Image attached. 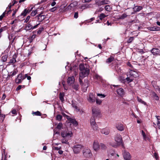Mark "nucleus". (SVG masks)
Instances as JSON below:
<instances>
[{
	"label": "nucleus",
	"instance_id": "f257e3e1",
	"mask_svg": "<svg viewBox=\"0 0 160 160\" xmlns=\"http://www.w3.org/2000/svg\"><path fill=\"white\" fill-rule=\"evenodd\" d=\"M79 67L81 71L79 74V81L80 84H81L82 82V79L88 75L89 69V66L87 64L84 65L83 64H81L79 66Z\"/></svg>",
	"mask_w": 160,
	"mask_h": 160
},
{
	"label": "nucleus",
	"instance_id": "f03ea898",
	"mask_svg": "<svg viewBox=\"0 0 160 160\" xmlns=\"http://www.w3.org/2000/svg\"><path fill=\"white\" fill-rule=\"evenodd\" d=\"M63 139H62V143L69 144L68 140L71 139L73 136L72 131L68 130H65L62 132L61 133Z\"/></svg>",
	"mask_w": 160,
	"mask_h": 160
},
{
	"label": "nucleus",
	"instance_id": "7ed1b4c3",
	"mask_svg": "<svg viewBox=\"0 0 160 160\" xmlns=\"http://www.w3.org/2000/svg\"><path fill=\"white\" fill-rule=\"evenodd\" d=\"M27 74L25 75H23L22 73L19 74L15 79V82L18 84L21 83L22 81L24 80L26 77Z\"/></svg>",
	"mask_w": 160,
	"mask_h": 160
},
{
	"label": "nucleus",
	"instance_id": "20e7f679",
	"mask_svg": "<svg viewBox=\"0 0 160 160\" xmlns=\"http://www.w3.org/2000/svg\"><path fill=\"white\" fill-rule=\"evenodd\" d=\"M92 117L100 118L101 117L100 111V110L97 108H94L92 109Z\"/></svg>",
	"mask_w": 160,
	"mask_h": 160
},
{
	"label": "nucleus",
	"instance_id": "39448f33",
	"mask_svg": "<svg viewBox=\"0 0 160 160\" xmlns=\"http://www.w3.org/2000/svg\"><path fill=\"white\" fill-rule=\"evenodd\" d=\"M83 155L86 158H90L92 155V154L90 149L88 148H84L82 151Z\"/></svg>",
	"mask_w": 160,
	"mask_h": 160
},
{
	"label": "nucleus",
	"instance_id": "423d86ee",
	"mask_svg": "<svg viewBox=\"0 0 160 160\" xmlns=\"http://www.w3.org/2000/svg\"><path fill=\"white\" fill-rule=\"evenodd\" d=\"M83 148V146L81 145H77L73 146L72 149L74 153L78 154L80 152Z\"/></svg>",
	"mask_w": 160,
	"mask_h": 160
},
{
	"label": "nucleus",
	"instance_id": "0eeeda50",
	"mask_svg": "<svg viewBox=\"0 0 160 160\" xmlns=\"http://www.w3.org/2000/svg\"><path fill=\"white\" fill-rule=\"evenodd\" d=\"M40 23L37 24L34 26H33L31 24L29 23H28L25 28V29L27 31L29 30H32L35 28H37L38 26L40 24Z\"/></svg>",
	"mask_w": 160,
	"mask_h": 160
},
{
	"label": "nucleus",
	"instance_id": "6e6552de",
	"mask_svg": "<svg viewBox=\"0 0 160 160\" xmlns=\"http://www.w3.org/2000/svg\"><path fill=\"white\" fill-rule=\"evenodd\" d=\"M93 148L95 151H98L100 149V145L97 140H94L93 144Z\"/></svg>",
	"mask_w": 160,
	"mask_h": 160
},
{
	"label": "nucleus",
	"instance_id": "1a4fd4ad",
	"mask_svg": "<svg viewBox=\"0 0 160 160\" xmlns=\"http://www.w3.org/2000/svg\"><path fill=\"white\" fill-rule=\"evenodd\" d=\"M114 139L118 144L120 145L122 142V138L120 134H117L115 136Z\"/></svg>",
	"mask_w": 160,
	"mask_h": 160
},
{
	"label": "nucleus",
	"instance_id": "9d476101",
	"mask_svg": "<svg viewBox=\"0 0 160 160\" xmlns=\"http://www.w3.org/2000/svg\"><path fill=\"white\" fill-rule=\"evenodd\" d=\"M128 75L130 76L132 78H136L138 77V74L136 71L131 69L128 73Z\"/></svg>",
	"mask_w": 160,
	"mask_h": 160
},
{
	"label": "nucleus",
	"instance_id": "9b49d317",
	"mask_svg": "<svg viewBox=\"0 0 160 160\" xmlns=\"http://www.w3.org/2000/svg\"><path fill=\"white\" fill-rule=\"evenodd\" d=\"M150 52L155 56L160 55V50L158 48H153L150 50Z\"/></svg>",
	"mask_w": 160,
	"mask_h": 160
},
{
	"label": "nucleus",
	"instance_id": "f8f14e48",
	"mask_svg": "<svg viewBox=\"0 0 160 160\" xmlns=\"http://www.w3.org/2000/svg\"><path fill=\"white\" fill-rule=\"evenodd\" d=\"M123 155L124 159L126 160H130L131 159L130 154L125 151L123 153Z\"/></svg>",
	"mask_w": 160,
	"mask_h": 160
},
{
	"label": "nucleus",
	"instance_id": "ddd939ff",
	"mask_svg": "<svg viewBox=\"0 0 160 160\" xmlns=\"http://www.w3.org/2000/svg\"><path fill=\"white\" fill-rule=\"evenodd\" d=\"M95 98L93 93H90L88 98V101L92 103L95 102Z\"/></svg>",
	"mask_w": 160,
	"mask_h": 160
},
{
	"label": "nucleus",
	"instance_id": "4468645a",
	"mask_svg": "<svg viewBox=\"0 0 160 160\" xmlns=\"http://www.w3.org/2000/svg\"><path fill=\"white\" fill-rule=\"evenodd\" d=\"M118 94L121 97H123L125 94L123 89L122 88H119L117 90Z\"/></svg>",
	"mask_w": 160,
	"mask_h": 160
},
{
	"label": "nucleus",
	"instance_id": "2eb2a0df",
	"mask_svg": "<svg viewBox=\"0 0 160 160\" xmlns=\"http://www.w3.org/2000/svg\"><path fill=\"white\" fill-rule=\"evenodd\" d=\"M92 4H84L79 7V8L80 9H82V11L83 10L91 8L92 7Z\"/></svg>",
	"mask_w": 160,
	"mask_h": 160
},
{
	"label": "nucleus",
	"instance_id": "dca6fc26",
	"mask_svg": "<svg viewBox=\"0 0 160 160\" xmlns=\"http://www.w3.org/2000/svg\"><path fill=\"white\" fill-rule=\"evenodd\" d=\"M101 132L102 134H104L106 135L109 134L110 132L109 129L107 128H105L101 130Z\"/></svg>",
	"mask_w": 160,
	"mask_h": 160
},
{
	"label": "nucleus",
	"instance_id": "f3484780",
	"mask_svg": "<svg viewBox=\"0 0 160 160\" xmlns=\"http://www.w3.org/2000/svg\"><path fill=\"white\" fill-rule=\"evenodd\" d=\"M75 81V79L73 76L69 77L68 79V84L71 85L73 84Z\"/></svg>",
	"mask_w": 160,
	"mask_h": 160
},
{
	"label": "nucleus",
	"instance_id": "a211bd4d",
	"mask_svg": "<svg viewBox=\"0 0 160 160\" xmlns=\"http://www.w3.org/2000/svg\"><path fill=\"white\" fill-rule=\"evenodd\" d=\"M68 119L69 122L73 124V125L77 126L78 125V123L77 121L74 119H73L71 118H69Z\"/></svg>",
	"mask_w": 160,
	"mask_h": 160
},
{
	"label": "nucleus",
	"instance_id": "6ab92c4d",
	"mask_svg": "<svg viewBox=\"0 0 160 160\" xmlns=\"http://www.w3.org/2000/svg\"><path fill=\"white\" fill-rule=\"evenodd\" d=\"M116 128L117 129L121 131L124 130V127L122 124L121 123H118L116 125Z\"/></svg>",
	"mask_w": 160,
	"mask_h": 160
},
{
	"label": "nucleus",
	"instance_id": "aec40b11",
	"mask_svg": "<svg viewBox=\"0 0 160 160\" xmlns=\"http://www.w3.org/2000/svg\"><path fill=\"white\" fill-rule=\"evenodd\" d=\"M92 128L94 131H98V125L95 123L94 124L91 125Z\"/></svg>",
	"mask_w": 160,
	"mask_h": 160
},
{
	"label": "nucleus",
	"instance_id": "412c9836",
	"mask_svg": "<svg viewBox=\"0 0 160 160\" xmlns=\"http://www.w3.org/2000/svg\"><path fill=\"white\" fill-rule=\"evenodd\" d=\"M38 19L40 20L39 22H41L45 18V15H41V14H40L38 15Z\"/></svg>",
	"mask_w": 160,
	"mask_h": 160
},
{
	"label": "nucleus",
	"instance_id": "4be33fe9",
	"mask_svg": "<svg viewBox=\"0 0 160 160\" xmlns=\"http://www.w3.org/2000/svg\"><path fill=\"white\" fill-rule=\"evenodd\" d=\"M18 72V70L17 69H15L12 72H11V75L8 74L7 77V78L8 77H10V76H11L12 77H13L14 76L16 75V74Z\"/></svg>",
	"mask_w": 160,
	"mask_h": 160
},
{
	"label": "nucleus",
	"instance_id": "5701e85b",
	"mask_svg": "<svg viewBox=\"0 0 160 160\" xmlns=\"http://www.w3.org/2000/svg\"><path fill=\"white\" fill-rule=\"evenodd\" d=\"M65 96V93L63 92H61L60 93L59 98L61 101L62 102L64 101V97Z\"/></svg>",
	"mask_w": 160,
	"mask_h": 160
},
{
	"label": "nucleus",
	"instance_id": "b1692460",
	"mask_svg": "<svg viewBox=\"0 0 160 160\" xmlns=\"http://www.w3.org/2000/svg\"><path fill=\"white\" fill-rule=\"evenodd\" d=\"M157 120V125L158 127L160 129V116H155Z\"/></svg>",
	"mask_w": 160,
	"mask_h": 160
},
{
	"label": "nucleus",
	"instance_id": "393cba45",
	"mask_svg": "<svg viewBox=\"0 0 160 160\" xmlns=\"http://www.w3.org/2000/svg\"><path fill=\"white\" fill-rule=\"evenodd\" d=\"M114 59L113 57H110V58H108L106 61L107 63H109L112 62Z\"/></svg>",
	"mask_w": 160,
	"mask_h": 160
},
{
	"label": "nucleus",
	"instance_id": "a878e982",
	"mask_svg": "<svg viewBox=\"0 0 160 160\" xmlns=\"http://www.w3.org/2000/svg\"><path fill=\"white\" fill-rule=\"evenodd\" d=\"M142 8L141 6H136L134 8V9L135 11L138 12L142 10Z\"/></svg>",
	"mask_w": 160,
	"mask_h": 160
},
{
	"label": "nucleus",
	"instance_id": "bb28decb",
	"mask_svg": "<svg viewBox=\"0 0 160 160\" xmlns=\"http://www.w3.org/2000/svg\"><path fill=\"white\" fill-rule=\"evenodd\" d=\"M72 88L76 91L78 90L79 88V85L78 83H75L72 86Z\"/></svg>",
	"mask_w": 160,
	"mask_h": 160
},
{
	"label": "nucleus",
	"instance_id": "cd10ccee",
	"mask_svg": "<svg viewBox=\"0 0 160 160\" xmlns=\"http://www.w3.org/2000/svg\"><path fill=\"white\" fill-rule=\"evenodd\" d=\"M102 150H105L107 149V147L104 144L102 143H101L100 144V148Z\"/></svg>",
	"mask_w": 160,
	"mask_h": 160
},
{
	"label": "nucleus",
	"instance_id": "c85d7f7f",
	"mask_svg": "<svg viewBox=\"0 0 160 160\" xmlns=\"http://www.w3.org/2000/svg\"><path fill=\"white\" fill-rule=\"evenodd\" d=\"M142 135L143 136V139L145 140H149V138L148 137H147L146 136L145 133L144 132L143 130H142Z\"/></svg>",
	"mask_w": 160,
	"mask_h": 160
},
{
	"label": "nucleus",
	"instance_id": "c756f323",
	"mask_svg": "<svg viewBox=\"0 0 160 160\" xmlns=\"http://www.w3.org/2000/svg\"><path fill=\"white\" fill-rule=\"evenodd\" d=\"M110 155L111 156H114V157L116 158H118L119 156V155L118 154L116 153L114 151L113 152L111 153H110Z\"/></svg>",
	"mask_w": 160,
	"mask_h": 160
},
{
	"label": "nucleus",
	"instance_id": "7c9ffc66",
	"mask_svg": "<svg viewBox=\"0 0 160 160\" xmlns=\"http://www.w3.org/2000/svg\"><path fill=\"white\" fill-rule=\"evenodd\" d=\"M107 16L104 14L102 13L99 16V19L102 20L103 18H105Z\"/></svg>",
	"mask_w": 160,
	"mask_h": 160
},
{
	"label": "nucleus",
	"instance_id": "2f4dec72",
	"mask_svg": "<svg viewBox=\"0 0 160 160\" xmlns=\"http://www.w3.org/2000/svg\"><path fill=\"white\" fill-rule=\"evenodd\" d=\"M96 123L95 118L94 117H92L90 120V125Z\"/></svg>",
	"mask_w": 160,
	"mask_h": 160
},
{
	"label": "nucleus",
	"instance_id": "473e14b6",
	"mask_svg": "<svg viewBox=\"0 0 160 160\" xmlns=\"http://www.w3.org/2000/svg\"><path fill=\"white\" fill-rule=\"evenodd\" d=\"M137 100L138 102H139L145 105H146V103L143 101L141 98H140L139 97H137Z\"/></svg>",
	"mask_w": 160,
	"mask_h": 160
},
{
	"label": "nucleus",
	"instance_id": "72a5a7b5",
	"mask_svg": "<svg viewBox=\"0 0 160 160\" xmlns=\"http://www.w3.org/2000/svg\"><path fill=\"white\" fill-rule=\"evenodd\" d=\"M105 9L106 11L110 12L112 8L110 7V5H107L105 6Z\"/></svg>",
	"mask_w": 160,
	"mask_h": 160
},
{
	"label": "nucleus",
	"instance_id": "f704fd0d",
	"mask_svg": "<svg viewBox=\"0 0 160 160\" xmlns=\"http://www.w3.org/2000/svg\"><path fill=\"white\" fill-rule=\"evenodd\" d=\"M8 57V56L7 55H5L2 56V62H6L7 59Z\"/></svg>",
	"mask_w": 160,
	"mask_h": 160
},
{
	"label": "nucleus",
	"instance_id": "c9c22d12",
	"mask_svg": "<svg viewBox=\"0 0 160 160\" xmlns=\"http://www.w3.org/2000/svg\"><path fill=\"white\" fill-rule=\"evenodd\" d=\"M152 95L154 99L156 100H158L159 99V98L155 92L152 93Z\"/></svg>",
	"mask_w": 160,
	"mask_h": 160
},
{
	"label": "nucleus",
	"instance_id": "e433bc0d",
	"mask_svg": "<svg viewBox=\"0 0 160 160\" xmlns=\"http://www.w3.org/2000/svg\"><path fill=\"white\" fill-rule=\"evenodd\" d=\"M70 70L71 71L73 70V71L74 72V75L75 76H76L78 74V68H76L75 69V70H73L72 68H70Z\"/></svg>",
	"mask_w": 160,
	"mask_h": 160
},
{
	"label": "nucleus",
	"instance_id": "4c0bfd02",
	"mask_svg": "<svg viewBox=\"0 0 160 160\" xmlns=\"http://www.w3.org/2000/svg\"><path fill=\"white\" fill-rule=\"evenodd\" d=\"M94 78L97 79L98 80L100 81L102 79V78L101 76L98 75V74H95L94 76Z\"/></svg>",
	"mask_w": 160,
	"mask_h": 160
},
{
	"label": "nucleus",
	"instance_id": "58836bf2",
	"mask_svg": "<svg viewBox=\"0 0 160 160\" xmlns=\"http://www.w3.org/2000/svg\"><path fill=\"white\" fill-rule=\"evenodd\" d=\"M109 145L114 147H117L119 145V144H118L117 143H114L113 142H110L109 143Z\"/></svg>",
	"mask_w": 160,
	"mask_h": 160
},
{
	"label": "nucleus",
	"instance_id": "ea45409f",
	"mask_svg": "<svg viewBox=\"0 0 160 160\" xmlns=\"http://www.w3.org/2000/svg\"><path fill=\"white\" fill-rule=\"evenodd\" d=\"M127 16V15L126 14L123 13L119 17V18L121 19H123L126 18Z\"/></svg>",
	"mask_w": 160,
	"mask_h": 160
},
{
	"label": "nucleus",
	"instance_id": "a19ab883",
	"mask_svg": "<svg viewBox=\"0 0 160 160\" xmlns=\"http://www.w3.org/2000/svg\"><path fill=\"white\" fill-rule=\"evenodd\" d=\"M72 106L73 107L75 108L76 110L77 111H80V112H82V110H80V109H79V108L77 106L75 105H74L73 104H72Z\"/></svg>",
	"mask_w": 160,
	"mask_h": 160
},
{
	"label": "nucleus",
	"instance_id": "79ce46f5",
	"mask_svg": "<svg viewBox=\"0 0 160 160\" xmlns=\"http://www.w3.org/2000/svg\"><path fill=\"white\" fill-rule=\"evenodd\" d=\"M28 13L27 11V9H25L24 10L23 12L21 14L23 15L24 16H25L27 13Z\"/></svg>",
	"mask_w": 160,
	"mask_h": 160
},
{
	"label": "nucleus",
	"instance_id": "37998d69",
	"mask_svg": "<svg viewBox=\"0 0 160 160\" xmlns=\"http://www.w3.org/2000/svg\"><path fill=\"white\" fill-rule=\"evenodd\" d=\"M96 103L97 104L100 105L102 102L101 100L98 98H96Z\"/></svg>",
	"mask_w": 160,
	"mask_h": 160
},
{
	"label": "nucleus",
	"instance_id": "c03bdc74",
	"mask_svg": "<svg viewBox=\"0 0 160 160\" xmlns=\"http://www.w3.org/2000/svg\"><path fill=\"white\" fill-rule=\"evenodd\" d=\"M134 38L133 37H130L127 41L128 43H131L132 41L133 40Z\"/></svg>",
	"mask_w": 160,
	"mask_h": 160
},
{
	"label": "nucleus",
	"instance_id": "a18cd8bd",
	"mask_svg": "<svg viewBox=\"0 0 160 160\" xmlns=\"http://www.w3.org/2000/svg\"><path fill=\"white\" fill-rule=\"evenodd\" d=\"M130 77H127L126 79L127 81L129 82H131L133 80V78H132L130 76Z\"/></svg>",
	"mask_w": 160,
	"mask_h": 160
},
{
	"label": "nucleus",
	"instance_id": "49530a36",
	"mask_svg": "<svg viewBox=\"0 0 160 160\" xmlns=\"http://www.w3.org/2000/svg\"><path fill=\"white\" fill-rule=\"evenodd\" d=\"M16 59L14 58H12L10 59L9 62V63H14L16 62Z\"/></svg>",
	"mask_w": 160,
	"mask_h": 160
},
{
	"label": "nucleus",
	"instance_id": "de8ad7c7",
	"mask_svg": "<svg viewBox=\"0 0 160 160\" xmlns=\"http://www.w3.org/2000/svg\"><path fill=\"white\" fill-rule=\"evenodd\" d=\"M102 1L104 5L110 3V1L109 0H102Z\"/></svg>",
	"mask_w": 160,
	"mask_h": 160
},
{
	"label": "nucleus",
	"instance_id": "09e8293b",
	"mask_svg": "<svg viewBox=\"0 0 160 160\" xmlns=\"http://www.w3.org/2000/svg\"><path fill=\"white\" fill-rule=\"evenodd\" d=\"M96 2V4L97 5H98L99 6H101L103 5H104L103 4V2L102 1H99V2H98L97 1Z\"/></svg>",
	"mask_w": 160,
	"mask_h": 160
},
{
	"label": "nucleus",
	"instance_id": "8fccbe9b",
	"mask_svg": "<svg viewBox=\"0 0 160 160\" xmlns=\"http://www.w3.org/2000/svg\"><path fill=\"white\" fill-rule=\"evenodd\" d=\"M97 95L98 96L100 97L101 98H104L106 96V95L104 94L98 93H97Z\"/></svg>",
	"mask_w": 160,
	"mask_h": 160
},
{
	"label": "nucleus",
	"instance_id": "3c124183",
	"mask_svg": "<svg viewBox=\"0 0 160 160\" xmlns=\"http://www.w3.org/2000/svg\"><path fill=\"white\" fill-rule=\"evenodd\" d=\"M37 10L33 11L31 12V15L32 16H34L37 14Z\"/></svg>",
	"mask_w": 160,
	"mask_h": 160
},
{
	"label": "nucleus",
	"instance_id": "603ef678",
	"mask_svg": "<svg viewBox=\"0 0 160 160\" xmlns=\"http://www.w3.org/2000/svg\"><path fill=\"white\" fill-rule=\"evenodd\" d=\"M147 28L148 30L151 31H155L154 26L148 27Z\"/></svg>",
	"mask_w": 160,
	"mask_h": 160
},
{
	"label": "nucleus",
	"instance_id": "864d4df0",
	"mask_svg": "<svg viewBox=\"0 0 160 160\" xmlns=\"http://www.w3.org/2000/svg\"><path fill=\"white\" fill-rule=\"evenodd\" d=\"M62 127V124L61 123H59L57 126V128L58 129H60Z\"/></svg>",
	"mask_w": 160,
	"mask_h": 160
},
{
	"label": "nucleus",
	"instance_id": "5fc2aeb1",
	"mask_svg": "<svg viewBox=\"0 0 160 160\" xmlns=\"http://www.w3.org/2000/svg\"><path fill=\"white\" fill-rule=\"evenodd\" d=\"M62 117L61 115H58L56 117V119L58 121L60 120L62 118Z\"/></svg>",
	"mask_w": 160,
	"mask_h": 160
},
{
	"label": "nucleus",
	"instance_id": "6e6d98bb",
	"mask_svg": "<svg viewBox=\"0 0 160 160\" xmlns=\"http://www.w3.org/2000/svg\"><path fill=\"white\" fill-rule=\"evenodd\" d=\"M33 113L35 114V115L37 116H41V113L39 111H37L34 112H33Z\"/></svg>",
	"mask_w": 160,
	"mask_h": 160
},
{
	"label": "nucleus",
	"instance_id": "4d7b16f0",
	"mask_svg": "<svg viewBox=\"0 0 160 160\" xmlns=\"http://www.w3.org/2000/svg\"><path fill=\"white\" fill-rule=\"evenodd\" d=\"M23 87H24V85L22 86V85H19L17 87L16 90H20L22 88H23Z\"/></svg>",
	"mask_w": 160,
	"mask_h": 160
},
{
	"label": "nucleus",
	"instance_id": "13d9d810",
	"mask_svg": "<svg viewBox=\"0 0 160 160\" xmlns=\"http://www.w3.org/2000/svg\"><path fill=\"white\" fill-rule=\"evenodd\" d=\"M30 18V17L29 16H28L27 17L26 19L25 20L24 22L27 23L29 20Z\"/></svg>",
	"mask_w": 160,
	"mask_h": 160
},
{
	"label": "nucleus",
	"instance_id": "bf43d9fd",
	"mask_svg": "<svg viewBox=\"0 0 160 160\" xmlns=\"http://www.w3.org/2000/svg\"><path fill=\"white\" fill-rule=\"evenodd\" d=\"M6 11L3 12L2 14L0 16V20L1 21L5 15V12Z\"/></svg>",
	"mask_w": 160,
	"mask_h": 160
},
{
	"label": "nucleus",
	"instance_id": "052dcab7",
	"mask_svg": "<svg viewBox=\"0 0 160 160\" xmlns=\"http://www.w3.org/2000/svg\"><path fill=\"white\" fill-rule=\"evenodd\" d=\"M12 5L11 3H9L8 6V8L9 9V10L8 11L7 13H8L9 12L11 11V8L12 6Z\"/></svg>",
	"mask_w": 160,
	"mask_h": 160
},
{
	"label": "nucleus",
	"instance_id": "680f3d73",
	"mask_svg": "<svg viewBox=\"0 0 160 160\" xmlns=\"http://www.w3.org/2000/svg\"><path fill=\"white\" fill-rule=\"evenodd\" d=\"M57 9V8L56 7H53L49 9V11L51 12H53L55 11Z\"/></svg>",
	"mask_w": 160,
	"mask_h": 160
},
{
	"label": "nucleus",
	"instance_id": "e2e57ef3",
	"mask_svg": "<svg viewBox=\"0 0 160 160\" xmlns=\"http://www.w3.org/2000/svg\"><path fill=\"white\" fill-rule=\"evenodd\" d=\"M155 31H160V27L158 26H154Z\"/></svg>",
	"mask_w": 160,
	"mask_h": 160
},
{
	"label": "nucleus",
	"instance_id": "0e129e2a",
	"mask_svg": "<svg viewBox=\"0 0 160 160\" xmlns=\"http://www.w3.org/2000/svg\"><path fill=\"white\" fill-rule=\"evenodd\" d=\"M74 17L75 18H77L78 17V13L77 12L75 13Z\"/></svg>",
	"mask_w": 160,
	"mask_h": 160
},
{
	"label": "nucleus",
	"instance_id": "69168bd1",
	"mask_svg": "<svg viewBox=\"0 0 160 160\" xmlns=\"http://www.w3.org/2000/svg\"><path fill=\"white\" fill-rule=\"evenodd\" d=\"M127 65L129 66V67L131 68H133L132 65L129 62H128L127 63Z\"/></svg>",
	"mask_w": 160,
	"mask_h": 160
},
{
	"label": "nucleus",
	"instance_id": "338daca9",
	"mask_svg": "<svg viewBox=\"0 0 160 160\" xmlns=\"http://www.w3.org/2000/svg\"><path fill=\"white\" fill-rule=\"evenodd\" d=\"M33 8V7H32L31 8H29L28 10H27L28 13H29L31 11H32Z\"/></svg>",
	"mask_w": 160,
	"mask_h": 160
},
{
	"label": "nucleus",
	"instance_id": "774afa93",
	"mask_svg": "<svg viewBox=\"0 0 160 160\" xmlns=\"http://www.w3.org/2000/svg\"><path fill=\"white\" fill-rule=\"evenodd\" d=\"M12 114H16V111L15 109H13L12 111Z\"/></svg>",
	"mask_w": 160,
	"mask_h": 160
}]
</instances>
